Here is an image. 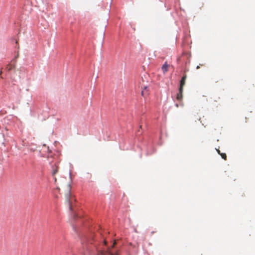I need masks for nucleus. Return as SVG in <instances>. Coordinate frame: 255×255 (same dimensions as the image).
I'll return each mask as SVG.
<instances>
[{
  "mask_svg": "<svg viewBox=\"0 0 255 255\" xmlns=\"http://www.w3.org/2000/svg\"><path fill=\"white\" fill-rule=\"evenodd\" d=\"M66 192H65L66 199L68 202L70 209L72 210V201L73 199L71 195V185L69 184V183H68L66 184Z\"/></svg>",
  "mask_w": 255,
  "mask_h": 255,
  "instance_id": "1",
  "label": "nucleus"
},
{
  "mask_svg": "<svg viewBox=\"0 0 255 255\" xmlns=\"http://www.w3.org/2000/svg\"><path fill=\"white\" fill-rule=\"evenodd\" d=\"M116 244V243L115 241L111 248H108L106 251H100L98 255H118V252L117 251H113L112 249Z\"/></svg>",
  "mask_w": 255,
  "mask_h": 255,
  "instance_id": "2",
  "label": "nucleus"
},
{
  "mask_svg": "<svg viewBox=\"0 0 255 255\" xmlns=\"http://www.w3.org/2000/svg\"><path fill=\"white\" fill-rule=\"evenodd\" d=\"M59 165L58 163H55L51 166V173L52 175L54 176L58 171Z\"/></svg>",
  "mask_w": 255,
  "mask_h": 255,
  "instance_id": "3",
  "label": "nucleus"
},
{
  "mask_svg": "<svg viewBox=\"0 0 255 255\" xmlns=\"http://www.w3.org/2000/svg\"><path fill=\"white\" fill-rule=\"evenodd\" d=\"M15 64H16L15 60H11V62L7 65V66L6 67V69L7 71H10V70H12V69L15 68Z\"/></svg>",
  "mask_w": 255,
  "mask_h": 255,
  "instance_id": "4",
  "label": "nucleus"
},
{
  "mask_svg": "<svg viewBox=\"0 0 255 255\" xmlns=\"http://www.w3.org/2000/svg\"><path fill=\"white\" fill-rule=\"evenodd\" d=\"M220 102V98L218 96H215L214 97L213 102H212V105L217 107L219 105H220V103L217 104V103Z\"/></svg>",
  "mask_w": 255,
  "mask_h": 255,
  "instance_id": "5",
  "label": "nucleus"
},
{
  "mask_svg": "<svg viewBox=\"0 0 255 255\" xmlns=\"http://www.w3.org/2000/svg\"><path fill=\"white\" fill-rule=\"evenodd\" d=\"M186 79V76L184 75V76L182 77V78L180 81L179 89H180V91H183V87L185 83Z\"/></svg>",
  "mask_w": 255,
  "mask_h": 255,
  "instance_id": "6",
  "label": "nucleus"
},
{
  "mask_svg": "<svg viewBox=\"0 0 255 255\" xmlns=\"http://www.w3.org/2000/svg\"><path fill=\"white\" fill-rule=\"evenodd\" d=\"M169 64H167V62H165L162 65L161 69L164 73H165L168 70Z\"/></svg>",
  "mask_w": 255,
  "mask_h": 255,
  "instance_id": "7",
  "label": "nucleus"
},
{
  "mask_svg": "<svg viewBox=\"0 0 255 255\" xmlns=\"http://www.w3.org/2000/svg\"><path fill=\"white\" fill-rule=\"evenodd\" d=\"M182 92L183 91H180L177 94L176 98L178 100H180L182 98Z\"/></svg>",
  "mask_w": 255,
  "mask_h": 255,
  "instance_id": "8",
  "label": "nucleus"
},
{
  "mask_svg": "<svg viewBox=\"0 0 255 255\" xmlns=\"http://www.w3.org/2000/svg\"><path fill=\"white\" fill-rule=\"evenodd\" d=\"M220 155L221 156L223 159H224V160H227V155L226 153H222L221 154H220Z\"/></svg>",
  "mask_w": 255,
  "mask_h": 255,
  "instance_id": "9",
  "label": "nucleus"
},
{
  "mask_svg": "<svg viewBox=\"0 0 255 255\" xmlns=\"http://www.w3.org/2000/svg\"><path fill=\"white\" fill-rule=\"evenodd\" d=\"M146 89H147V87H145L144 90H142L141 91V95H142V96H144V95L146 94V93H145V90H146Z\"/></svg>",
  "mask_w": 255,
  "mask_h": 255,
  "instance_id": "10",
  "label": "nucleus"
},
{
  "mask_svg": "<svg viewBox=\"0 0 255 255\" xmlns=\"http://www.w3.org/2000/svg\"><path fill=\"white\" fill-rule=\"evenodd\" d=\"M216 150H217L218 153L220 155V154L222 153L219 149H216Z\"/></svg>",
  "mask_w": 255,
  "mask_h": 255,
  "instance_id": "11",
  "label": "nucleus"
},
{
  "mask_svg": "<svg viewBox=\"0 0 255 255\" xmlns=\"http://www.w3.org/2000/svg\"><path fill=\"white\" fill-rule=\"evenodd\" d=\"M18 57V54H17V55H16V56L15 57V59L14 60H16V58Z\"/></svg>",
  "mask_w": 255,
  "mask_h": 255,
  "instance_id": "12",
  "label": "nucleus"
},
{
  "mask_svg": "<svg viewBox=\"0 0 255 255\" xmlns=\"http://www.w3.org/2000/svg\"><path fill=\"white\" fill-rule=\"evenodd\" d=\"M54 182H56V181H57V179H56V178L54 177Z\"/></svg>",
  "mask_w": 255,
  "mask_h": 255,
  "instance_id": "13",
  "label": "nucleus"
},
{
  "mask_svg": "<svg viewBox=\"0 0 255 255\" xmlns=\"http://www.w3.org/2000/svg\"><path fill=\"white\" fill-rule=\"evenodd\" d=\"M104 244L106 245L107 244V242L105 240H104Z\"/></svg>",
  "mask_w": 255,
  "mask_h": 255,
  "instance_id": "14",
  "label": "nucleus"
},
{
  "mask_svg": "<svg viewBox=\"0 0 255 255\" xmlns=\"http://www.w3.org/2000/svg\"><path fill=\"white\" fill-rule=\"evenodd\" d=\"M196 68L198 69H199L200 68V66H197Z\"/></svg>",
  "mask_w": 255,
  "mask_h": 255,
  "instance_id": "15",
  "label": "nucleus"
},
{
  "mask_svg": "<svg viewBox=\"0 0 255 255\" xmlns=\"http://www.w3.org/2000/svg\"><path fill=\"white\" fill-rule=\"evenodd\" d=\"M1 73H2V71H1L0 72V75L1 74Z\"/></svg>",
  "mask_w": 255,
  "mask_h": 255,
  "instance_id": "16",
  "label": "nucleus"
}]
</instances>
